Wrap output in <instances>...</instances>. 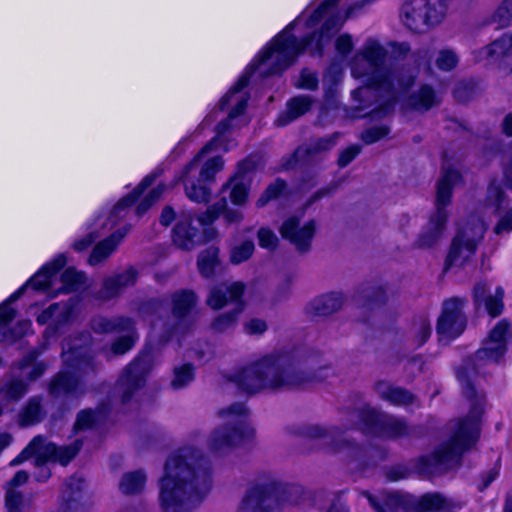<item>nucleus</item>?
Instances as JSON below:
<instances>
[{
	"mask_svg": "<svg viewBox=\"0 0 512 512\" xmlns=\"http://www.w3.org/2000/svg\"><path fill=\"white\" fill-rule=\"evenodd\" d=\"M66 262L65 254L57 255L45 264L24 286L13 293L6 303L0 306V327L6 326L15 318V310L9 304L16 301L23 294L26 287L30 286L34 290L48 289L52 283V278L64 267Z\"/></svg>",
	"mask_w": 512,
	"mask_h": 512,
	"instance_id": "obj_13",
	"label": "nucleus"
},
{
	"mask_svg": "<svg viewBox=\"0 0 512 512\" xmlns=\"http://www.w3.org/2000/svg\"><path fill=\"white\" fill-rule=\"evenodd\" d=\"M245 285L242 282H223L213 286L206 299V304L213 310H220L228 304L235 306L244 303L242 297Z\"/></svg>",
	"mask_w": 512,
	"mask_h": 512,
	"instance_id": "obj_21",
	"label": "nucleus"
},
{
	"mask_svg": "<svg viewBox=\"0 0 512 512\" xmlns=\"http://www.w3.org/2000/svg\"><path fill=\"white\" fill-rule=\"evenodd\" d=\"M360 151L361 147L357 145L350 146L345 150L341 151L338 158V165L341 168L346 167L355 159V157L360 153Z\"/></svg>",
	"mask_w": 512,
	"mask_h": 512,
	"instance_id": "obj_61",
	"label": "nucleus"
},
{
	"mask_svg": "<svg viewBox=\"0 0 512 512\" xmlns=\"http://www.w3.org/2000/svg\"><path fill=\"white\" fill-rule=\"evenodd\" d=\"M84 481L78 477H71L65 483L62 491L63 512H85L83 501Z\"/></svg>",
	"mask_w": 512,
	"mask_h": 512,
	"instance_id": "obj_24",
	"label": "nucleus"
},
{
	"mask_svg": "<svg viewBox=\"0 0 512 512\" xmlns=\"http://www.w3.org/2000/svg\"><path fill=\"white\" fill-rule=\"evenodd\" d=\"M335 48L341 55H347L353 49L352 37L348 34H343L336 39Z\"/></svg>",
	"mask_w": 512,
	"mask_h": 512,
	"instance_id": "obj_63",
	"label": "nucleus"
},
{
	"mask_svg": "<svg viewBox=\"0 0 512 512\" xmlns=\"http://www.w3.org/2000/svg\"><path fill=\"white\" fill-rule=\"evenodd\" d=\"M218 416L224 423L211 432L207 442L210 450L226 454L253 436L254 430L247 421L248 409L243 403L220 409Z\"/></svg>",
	"mask_w": 512,
	"mask_h": 512,
	"instance_id": "obj_7",
	"label": "nucleus"
},
{
	"mask_svg": "<svg viewBox=\"0 0 512 512\" xmlns=\"http://www.w3.org/2000/svg\"><path fill=\"white\" fill-rule=\"evenodd\" d=\"M243 329L248 335H262L267 331L268 325L263 319L251 318L244 322Z\"/></svg>",
	"mask_w": 512,
	"mask_h": 512,
	"instance_id": "obj_60",
	"label": "nucleus"
},
{
	"mask_svg": "<svg viewBox=\"0 0 512 512\" xmlns=\"http://www.w3.org/2000/svg\"><path fill=\"white\" fill-rule=\"evenodd\" d=\"M166 190V186L163 184H159L157 187L152 189L149 194L138 204L135 209V214L137 217L143 216L149 208L161 198L164 191Z\"/></svg>",
	"mask_w": 512,
	"mask_h": 512,
	"instance_id": "obj_48",
	"label": "nucleus"
},
{
	"mask_svg": "<svg viewBox=\"0 0 512 512\" xmlns=\"http://www.w3.org/2000/svg\"><path fill=\"white\" fill-rule=\"evenodd\" d=\"M211 486L210 463L200 449L183 447L172 453L159 481L164 512H191Z\"/></svg>",
	"mask_w": 512,
	"mask_h": 512,
	"instance_id": "obj_4",
	"label": "nucleus"
},
{
	"mask_svg": "<svg viewBox=\"0 0 512 512\" xmlns=\"http://www.w3.org/2000/svg\"><path fill=\"white\" fill-rule=\"evenodd\" d=\"M84 481L78 477H71L65 483L62 491L63 512H85L83 501Z\"/></svg>",
	"mask_w": 512,
	"mask_h": 512,
	"instance_id": "obj_25",
	"label": "nucleus"
},
{
	"mask_svg": "<svg viewBox=\"0 0 512 512\" xmlns=\"http://www.w3.org/2000/svg\"><path fill=\"white\" fill-rule=\"evenodd\" d=\"M512 48V34L505 33L499 39L495 40L490 46L485 48L489 56L504 55Z\"/></svg>",
	"mask_w": 512,
	"mask_h": 512,
	"instance_id": "obj_50",
	"label": "nucleus"
},
{
	"mask_svg": "<svg viewBox=\"0 0 512 512\" xmlns=\"http://www.w3.org/2000/svg\"><path fill=\"white\" fill-rule=\"evenodd\" d=\"M146 483V475L142 470L125 473L119 483L123 494L133 495L142 492Z\"/></svg>",
	"mask_w": 512,
	"mask_h": 512,
	"instance_id": "obj_37",
	"label": "nucleus"
},
{
	"mask_svg": "<svg viewBox=\"0 0 512 512\" xmlns=\"http://www.w3.org/2000/svg\"><path fill=\"white\" fill-rule=\"evenodd\" d=\"M458 62V55L449 48L440 50L435 59L437 68L446 72L453 70L458 65Z\"/></svg>",
	"mask_w": 512,
	"mask_h": 512,
	"instance_id": "obj_45",
	"label": "nucleus"
},
{
	"mask_svg": "<svg viewBox=\"0 0 512 512\" xmlns=\"http://www.w3.org/2000/svg\"><path fill=\"white\" fill-rule=\"evenodd\" d=\"M465 299L454 297L443 303L442 314L438 319L437 333L443 339H454L462 334L466 327L463 313Z\"/></svg>",
	"mask_w": 512,
	"mask_h": 512,
	"instance_id": "obj_16",
	"label": "nucleus"
},
{
	"mask_svg": "<svg viewBox=\"0 0 512 512\" xmlns=\"http://www.w3.org/2000/svg\"><path fill=\"white\" fill-rule=\"evenodd\" d=\"M229 380L248 394L294 388L309 378L282 354H269L239 369Z\"/></svg>",
	"mask_w": 512,
	"mask_h": 512,
	"instance_id": "obj_5",
	"label": "nucleus"
},
{
	"mask_svg": "<svg viewBox=\"0 0 512 512\" xmlns=\"http://www.w3.org/2000/svg\"><path fill=\"white\" fill-rule=\"evenodd\" d=\"M494 20L502 27L512 22V0H503L494 13Z\"/></svg>",
	"mask_w": 512,
	"mask_h": 512,
	"instance_id": "obj_53",
	"label": "nucleus"
},
{
	"mask_svg": "<svg viewBox=\"0 0 512 512\" xmlns=\"http://www.w3.org/2000/svg\"><path fill=\"white\" fill-rule=\"evenodd\" d=\"M509 335L510 323L502 319L491 330L474 358L465 360L458 368L457 378L462 385L464 396L471 402L470 412L467 417L455 424L449 441L439 446L430 456L419 460L418 470L421 474L434 475L446 472L456 466L464 451L476 443L480 433V416L484 411L485 395L476 390L471 379L478 373L480 367L496 363L504 356Z\"/></svg>",
	"mask_w": 512,
	"mask_h": 512,
	"instance_id": "obj_2",
	"label": "nucleus"
},
{
	"mask_svg": "<svg viewBox=\"0 0 512 512\" xmlns=\"http://www.w3.org/2000/svg\"><path fill=\"white\" fill-rule=\"evenodd\" d=\"M488 291L487 284L484 282H479L475 285L473 293H474V301L476 304H480L485 302V308L489 315L492 317H496L501 314L504 304H503V296L504 291L502 287H497L494 295L487 296L486 293Z\"/></svg>",
	"mask_w": 512,
	"mask_h": 512,
	"instance_id": "obj_30",
	"label": "nucleus"
},
{
	"mask_svg": "<svg viewBox=\"0 0 512 512\" xmlns=\"http://www.w3.org/2000/svg\"><path fill=\"white\" fill-rule=\"evenodd\" d=\"M316 222L309 220L301 225V217L293 215L288 217L279 228L283 239L288 240L296 250L305 253L311 248V242L315 235Z\"/></svg>",
	"mask_w": 512,
	"mask_h": 512,
	"instance_id": "obj_17",
	"label": "nucleus"
},
{
	"mask_svg": "<svg viewBox=\"0 0 512 512\" xmlns=\"http://www.w3.org/2000/svg\"><path fill=\"white\" fill-rule=\"evenodd\" d=\"M339 136V133H333L329 136L318 138L306 147L298 148L294 153V157L297 161H311L316 155L328 151L334 147L339 139Z\"/></svg>",
	"mask_w": 512,
	"mask_h": 512,
	"instance_id": "obj_32",
	"label": "nucleus"
},
{
	"mask_svg": "<svg viewBox=\"0 0 512 512\" xmlns=\"http://www.w3.org/2000/svg\"><path fill=\"white\" fill-rule=\"evenodd\" d=\"M102 417H104V413L102 410L98 412L92 410H82L77 415L74 428L76 431L89 429L93 427V425Z\"/></svg>",
	"mask_w": 512,
	"mask_h": 512,
	"instance_id": "obj_46",
	"label": "nucleus"
},
{
	"mask_svg": "<svg viewBox=\"0 0 512 512\" xmlns=\"http://www.w3.org/2000/svg\"><path fill=\"white\" fill-rule=\"evenodd\" d=\"M344 432L338 426L325 427L318 424L302 428L301 435L315 442L319 449L328 452H341L354 447L353 442L343 436Z\"/></svg>",
	"mask_w": 512,
	"mask_h": 512,
	"instance_id": "obj_15",
	"label": "nucleus"
},
{
	"mask_svg": "<svg viewBox=\"0 0 512 512\" xmlns=\"http://www.w3.org/2000/svg\"><path fill=\"white\" fill-rule=\"evenodd\" d=\"M253 251L254 243L250 240H246L231 250L230 260L234 264H240L249 259Z\"/></svg>",
	"mask_w": 512,
	"mask_h": 512,
	"instance_id": "obj_51",
	"label": "nucleus"
},
{
	"mask_svg": "<svg viewBox=\"0 0 512 512\" xmlns=\"http://www.w3.org/2000/svg\"><path fill=\"white\" fill-rule=\"evenodd\" d=\"M219 250L216 247H209L202 251L198 256V269L200 274L205 278H210L215 273V268L218 265Z\"/></svg>",
	"mask_w": 512,
	"mask_h": 512,
	"instance_id": "obj_39",
	"label": "nucleus"
},
{
	"mask_svg": "<svg viewBox=\"0 0 512 512\" xmlns=\"http://www.w3.org/2000/svg\"><path fill=\"white\" fill-rule=\"evenodd\" d=\"M91 329L98 334H110L123 331H131L134 328V321L129 317L106 318L96 316L91 320Z\"/></svg>",
	"mask_w": 512,
	"mask_h": 512,
	"instance_id": "obj_31",
	"label": "nucleus"
},
{
	"mask_svg": "<svg viewBox=\"0 0 512 512\" xmlns=\"http://www.w3.org/2000/svg\"><path fill=\"white\" fill-rule=\"evenodd\" d=\"M374 390L380 399L389 402L391 405L408 407L409 405L416 404L417 406H420L416 395L409 390L396 386L388 381L381 380L376 382Z\"/></svg>",
	"mask_w": 512,
	"mask_h": 512,
	"instance_id": "obj_22",
	"label": "nucleus"
},
{
	"mask_svg": "<svg viewBox=\"0 0 512 512\" xmlns=\"http://www.w3.org/2000/svg\"><path fill=\"white\" fill-rule=\"evenodd\" d=\"M128 332V335L121 336L112 343L111 352L114 355H122L135 345L136 337L134 336L133 329Z\"/></svg>",
	"mask_w": 512,
	"mask_h": 512,
	"instance_id": "obj_52",
	"label": "nucleus"
},
{
	"mask_svg": "<svg viewBox=\"0 0 512 512\" xmlns=\"http://www.w3.org/2000/svg\"><path fill=\"white\" fill-rule=\"evenodd\" d=\"M37 351H31L29 352L20 362L19 369L23 372L26 368L29 366H32L31 371L25 376L26 380L29 382V384L36 379H38L45 371L46 367L43 363L38 362L36 363V359L38 357Z\"/></svg>",
	"mask_w": 512,
	"mask_h": 512,
	"instance_id": "obj_44",
	"label": "nucleus"
},
{
	"mask_svg": "<svg viewBox=\"0 0 512 512\" xmlns=\"http://www.w3.org/2000/svg\"><path fill=\"white\" fill-rule=\"evenodd\" d=\"M38 441H40L39 438H33L31 442L21 451V453L9 463V465L14 467L31 458L33 456V447L37 444Z\"/></svg>",
	"mask_w": 512,
	"mask_h": 512,
	"instance_id": "obj_62",
	"label": "nucleus"
},
{
	"mask_svg": "<svg viewBox=\"0 0 512 512\" xmlns=\"http://www.w3.org/2000/svg\"><path fill=\"white\" fill-rule=\"evenodd\" d=\"M192 216L185 215L181 218L173 229V243L180 249L192 250L203 242H207L216 237V231L213 228H207L203 234L191 225Z\"/></svg>",
	"mask_w": 512,
	"mask_h": 512,
	"instance_id": "obj_19",
	"label": "nucleus"
},
{
	"mask_svg": "<svg viewBox=\"0 0 512 512\" xmlns=\"http://www.w3.org/2000/svg\"><path fill=\"white\" fill-rule=\"evenodd\" d=\"M285 188L286 183L281 179H276L265 189L262 195L258 198L256 206L258 208L264 207L268 202L280 196V194L285 190Z\"/></svg>",
	"mask_w": 512,
	"mask_h": 512,
	"instance_id": "obj_47",
	"label": "nucleus"
},
{
	"mask_svg": "<svg viewBox=\"0 0 512 512\" xmlns=\"http://www.w3.org/2000/svg\"><path fill=\"white\" fill-rule=\"evenodd\" d=\"M347 428L360 427L368 433L387 438L407 437L414 433L402 418L381 412L368 404H362L354 410L347 411Z\"/></svg>",
	"mask_w": 512,
	"mask_h": 512,
	"instance_id": "obj_11",
	"label": "nucleus"
},
{
	"mask_svg": "<svg viewBox=\"0 0 512 512\" xmlns=\"http://www.w3.org/2000/svg\"><path fill=\"white\" fill-rule=\"evenodd\" d=\"M29 475L26 471H18L14 477L7 483V488L15 489L18 486L25 484L28 481Z\"/></svg>",
	"mask_w": 512,
	"mask_h": 512,
	"instance_id": "obj_64",
	"label": "nucleus"
},
{
	"mask_svg": "<svg viewBox=\"0 0 512 512\" xmlns=\"http://www.w3.org/2000/svg\"><path fill=\"white\" fill-rule=\"evenodd\" d=\"M46 411L42 406V397L29 398L18 414V422L22 427L36 425L43 421Z\"/></svg>",
	"mask_w": 512,
	"mask_h": 512,
	"instance_id": "obj_35",
	"label": "nucleus"
},
{
	"mask_svg": "<svg viewBox=\"0 0 512 512\" xmlns=\"http://www.w3.org/2000/svg\"><path fill=\"white\" fill-rule=\"evenodd\" d=\"M351 72L355 78H365V86L353 91L354 99L360 103L357 109L375 105L368 112L373 115L390 114L399 93L410 88L416 78L414 70L389 67L387 50L375 40L367 41L355 55Z\"/></svg>",
	"mask_w": 512,
	"mask_h": 512,
	"instance_id": "obj_3",
	"label": "nucleus"
},
{
	"mask_svg": "<svg viewBox=\"0 0 512 512\" xmlns=\"http://www.w3.org/2000/svg\"><path fill=\"white\" fill-rule=\"evenodd\" d=\"M362 495L368 499L375 512H394L404 503L403 497L397 493L385 495L383 504H380L375 497L367 491L362 492Z\"/></svg>",
	"mask_w": 512,
	"mask_h": 512,
	"instance_id": "obj_40",
	"label": "nucleus"
},
{
	"mask_svg": "<svg viewBox=\"0 0 512 512\" xmlns=\"http://www.w3.org/2000/svg\"><path fill=\"white\" fill-rule=\"evenodd\" d=\"M150 368L148 354L140 355L126 367L115 386V394L121 399L122 403L130 400L134 392L144 385L145 377Z\"/></svg>",
	"mask_w": 512,
	"mask_h": 512,
	"instance_id": "obj_14",
	"label": "nucleus"
},
{
	"mask_svg": "<svg viewBox=\"0 0 512 512\" xmlns=\"http://www.w3.org/2000/svg\"><path fill=\"white\" fill-rule=\"evenodd\" d=\"M31 322L29 320H23L18 322L15 328H13L10 331H4L2 334V340L13 342L16 339L22 337L25 335L28 330L30 329Z\"/></svg>",
	"mask_w": 512,
	"mask_h": 512,
	"instance_id": "obj_58",
	"label": "nucleus"
},
{
	"mask_svg": "<svg viewBox=\"0 0 512 512\" xmlns=\"http://www.w3.org/2000/svg\"><path fill=\"white\" fill-rule=\"evenodd\" d=\"M23 497L16 489L7 488L6 491V508L7 512H21Z\"/></svg>",
	"mask_w": 512,
	"mask_h": 512,
	"instance_id": "obj_59",
	"label": "nucleus"
},
{
	"mask_svg": "<svg viewBox=\"0 0 512 512\" xmlns=\"http://www.w3.org/2000/svg\"><path fill=\"white\" fill-rule=\"evenodd\" d=\"M389 132L390 129L386 126L371 127L362 133L361 139L366 144H373L388 135Z\"/></svg>",
	"mask_w": 512,
	"mask_h": 512,
	"instance_id": "obj_57",
	"label": "nucleus"
},
{
	"mask_svg": "<svg viewBox=\"0 0 512 512\" xmlns=\"http://www.w3.org/2000/svg\"><path fill=\"white\" fill-rule=\"evenodd\" d=\"M230 189V199L236 205H242L245 203L248 196L247 186L237 179H232L227 185L223 187V190Z\"/></svg>",
	"mask_w": 512,
	"mask_h": 512,
	"instance_id": "obj_49",
	"label": "nucleus"
},
{
	"mask_svg": "<svg viewBox=\"0 0 512 512\" xmlns=\"http://www.w3.org/2000/svg\"><path fill=\"white\" fill-rule=\"evenodd\" d=\"M85 274L73 268L66 269L61 275V292L68 293L79 290L85 283Z\"/></svg>",
	"mask_w": 512,
	"mask_h": 512,
	"instance_id": "obj_42",
	"label": "nucleus"
},
{
	"mask_svg": "<svg viewBox=\"0 0 512 512\" xmlns=\"http://www.w3.org/2000/svg\"><path fill=\"white\" fill-rule=\"evenodd\" d=\"M440 102V95L427 84L422 85L417 91L413 92L407 100L410 108L422 112L430 110L434 106L439 105Z\"/></svg>",
	"mask_w": 512,
	"mask_h": 512,
	"instance_id": "obj_33",
	"label": "nucleus"
},
{
	"mask_svg": "<svg viewBox=\"0 0 512 512\" xmlns=\"http://www.w3.org/2000/svg\"><path fill=\"white\" fill-rule=\"evenodd\" d=\"M486 231L484 222L478 217H471L462 225L454 237L446 258V269L462 266L475 254L479 242Z\"/></svg>",
	"mask_w": 512,
	"mask_h": 512,
	"instance_id": "obj_12",
	"label": "nucleus"
},
{
	"mask_svg": "<svg viewBox=\"0 0 512 512\" xmlns=\"http://www.w3.org/2000/svg\"><path fill=\"white\" fill-rule=\"evenodd\" d=\"M90 341L89 333H82L78 339L63 342L62 357L69 372H59L51 381L49 392L54 397L63 395L79 396L84 393L80 378L96 373L99 363L88 353L85 345Z\"/></svg>",
	"mask_w": 512,
	"mask_h": 512,
	"instance_id": "obj_6",
	"label": "nucleus"
},
{
	"mask_svg": "<svg viewBox=\"0 0 512 512\" xmlns=\"http://www.w3.org/2000/svg\"><path fill=\"white\" fill-rule=\"evenodd\" d=\"M156 173L146 176L138 187L129 195L122 198L112 209L108 222L110 228L114 227L120 219L124 218L128 213V208L136 201V199L155 181Z\"/></svg>",
	"mask_w": 512,
	"mask_h": 512,
	"instance_id": "obj_27",
	"label": "nucleus"
},
{
	"mask_svg": "<svg viewBox=\"0 0 512 512\" xmlns=\"http://www.w3.org/2000/svg\"><path fill=\"white\" fill-rule=\"evenodd\" d=\"M339 1L324 0L309 15L306 9L270 42L259 57L247 67L238 82L220 100L221 110L233 105L228 117L217 125L216 136L195 155L178 177V181L183 182L185 194L191 201L207 203L210 199V191L201 184L202 180H198L200 158L215 148L229 151L233 146L232 141L228 140L225 134L231 127V121L241 115L247 107L249 95L244 88L247 87L251 75L256 70L264 76L281 73L305 50H308L311 55L321 56L324 46L340 30L345 19L354 9V7L348 8L343 16L337 7Z\"/></svg>",
	"mask_w": 512,
	"mask_h": 512,
	"instance_id": "obj_1",
	"label": "nucleus"
},
{
	"mask_svg": "<svg viewBox=\"0 0 512 512\" xmlns=\"http://www.w3.org/2000/svg\"><path fill=\"white\" fill-rule=\"evenodd\" d=\"M343 295L331 292L314 298L306 307V312L312 316H329L338 311L343 305Z\"/></svg>",
	"mask_w": 512,
	"mask_h": 512,
	"instance_id": "obj_28",
	"label": "nucleus"
},
{
	"mask_svg": "<svg viewBox=\"0 0 512 512\" xmlns=\"http://www.w3.org/2000/svg\"><path fill=\"white\" fill-rule=\"evenodd\" d=\"M288 494L290 504L299 503L304 493L300 485H284L271 474L259 475L248 487L241 502L239 512H279L277 496Z\"/></svg>",
	"mask_w": 512,
	"mask_h": 512,
	"instance_id": "obj_8",
	"label": "nucleus"
},
{
	"mask_svg": "<svg viewBox=\"0 0 512 512\" xmlns=\"http://www.w3.org/2000/svg\"><path fill=\"white\" fill-rule=\"evenodd\" d=\"M295 85L300 89L315 90L318 87V77L316 73L308 69H303Z\"/></svg>",
	"mask_w": 512,
	"mask_h": 512,
	"instance_id": "obj_56",
	"label": "nucleus"
},
{
	"mask_svg": "<svg viewBox=\"0 0 512 512\" xmlns=\"http://www.w3.org/2000/svg\"><path fill=\"white\" fill-rule=\"evenodd\" d=\"M206 154L207 153L203 154L202 157L200 158V162L198 165V180L211 181L214 179V176L219 171L222 170L224 166V161L220 156H216L202 163L203 157Z\"/></svg>",
	"mask_w": 512,
	"mask_h": 512,
	"instance_id": "obj_41",
	"label": "nucleus"
},
{
	"mask_svg": "<svg viewBox=\"0 0 512 512\" xmlns=\"http://www.w3.org/2000/svg\"><path fill=\"white\" fill-rule=\"evenodd\" d=\"M131 225H125L112 233L109 237L99 242L92 250L88 263L96 266L106 260L117 248L123 238L130 231Z\"/></svg>",
	"mask_w": 512,
	"mask_h": 512,
	"instance_id": "obj_26",
	"label": "nucleus"
},
{
	"mask_svg": "<svg viewBox=\"0 0 512 512\" xmlns=\"http://www.w3.org/2000/svg\"><path fill=\"white\" fill-rule=\"evenodd\" d=\"M193 380L194 367L192 364L186 363L174 368L170 385L174 390H180L188 386Z\"/></svg>",
	"mask_w": 512,
	"mask_h": 512,
	"instance_id": "obj_43",
	"label": "nucleus"
},
{
	"mask_svg": "<svg viewBox=\"0 0 512 512\" xmlns=\"http://www.w3.org/2000/svg\"><path fill=\"white\" fill-rule=\"evenodd\" d=\"M137 279L138 271L133 267L107 276L103 279L100 289L95 293V298L101 301L117 298L125 289L134 286Z\"/></svg>",
	"mask_w": 512,
	"mask_h": 512,
	"instance_id": "obj_20",
	"label": "nucleus"
},
{
	"mask_svg": "<svg viewBox=\"0 0 512 512\" xmlns=\"http://www.w3.org/2000/svg\"><path fill=\"white\" fill-rule=\"evenodd\" d=\"M312 101V98L307 95L293 97L287 102V109L284 113L279 115L276 120V124L278 126H285L301 117L310 110Z\"/></svg>",
	"mask_w": 512,
	"mask_h": 512,
	"instance_id": "obj_34",
	"label": "nucleus"
},
{
	"mask_svg": "<svg viewBox=\"0 0 512 512\" xmlns=\"http://www.w3.org/2000/svg\"><path fill=\"white\" fill-rule=\"evenodd\" d=\"M220 214H223L227 223H238L243 218V215L239 210L227 208V200L223 197L213 206L209 207L205 212L201 213L197 217V220L203 226L210 225L220 216Z\"/></svg>",
	"mask_w": 512,
	"mask_h": 512,
	"instance_id": "obj_29",
	"label": "nucleus"
},
{
	"mask_svg": "<svg viewBox=\"0 0 512 512\" xmlns=\"http://www.w3.org/2000/svg\"><path fill=\"white\" fill-rule=\"evenodd\" d=\"M172 315L167 320L161 319L163 302L152 300L145 305V308L154 311L159 318L152 323L153 328L159 334L160 341L167 343L172 338L183 336L190 328L187 315L198 302V297L191 290H181L172 295Z\"/></svg>",
	"mask_w": 512,
	"mask_h": 512,
	"instance_id": "obj_9",
	"label": "nucleus"
},
{
	"mask_svg": "<svg viewBox=\"0 0 512 512\" xmlns=\"http://www.w3.org/2000/svg\"><path fill=\"white\" fill-rule=\"evenodd\" d=\"M259 245L262 248L273 250L278 245V237L269 228L262 227L257 233Z\"/></svg>",
	"mask_w": 512,
	"mask_h": 512,
	"instance_id": "obj_54",
	"label": "nucleus"
},
{
	"mask_svg": "<svg viewBox=\"0 0 512 512\" xmlns=\"http://www.w3.org/2000/svg\"><path fill=\"white\" fill-rule=\"evenodd\" d=\"M463 503L453 498H448L441 493H426L417 501L419 512H458Z\"/></svg>",
	"mask_w": 512,
	"mask_h": 512,
	"instance_id": "obj_23",
	"label": "nucleus"
},
{
	"mask_svg": "<svg viewBox=\"0 0 512 512\" xmlns=\"http://www.w3.org/2000/svg\"><path fill=\"white\" fill-rule=\"evenodd\" d=\"M460 173L452 168H443L436 186L435 212L415 242L418 248H430L441 237L448 219L446 207L451 202L453 188L460 182Z\"/></svg>",
	"mask_w": 512,
	"mask_h": 512,
	"instance_id": "obj_10",
	"label": "nucleus"
},
{
	"mask_svg": "<svg viewBox=\"0 0 512 512\" xmlns=\"http://www.w3.org/2000/svg\"><path fill=\"white\" fill-rule=\"evenodd\" d=\"M431 325L428 320L420 319L414 326V337L417 346H422L431 335Z\"/></svg>",
	"mask_w": 512,
	"mask_h": 512,
	"instance_id": "obj_55",
	"label": "nucleus"
},
{
	"mask_svg": "<svg viewBox=\"0 0 512 512\" xmlns=\"http://www.w3.org/2000/svg\"><path fill=\"white\" fill-rule=\"evenodd\" d=\"M40 441L33 447V456H35V466H42L48 461H58L62 465L69 463L79 452L82 446L80 440H76L69 446L58 447L49 442L43 436H36Z\"/></svg>",
	"mask_w": 512,
	"mask_h": 512,
	"instance_id": "obj_18",
	"label": "nucleus"
},
{
	"mask_svg": "<svg viewBox=\"0 0 512 512\" xmlns=\"http://www.w3.org/2000/svg\"><path fill=\"white\" fill-rule=\"evenodd\" d=\"M245 303H238L231 311L218 315L212 322L211 327L216 332H225L236 326L239 315L244 310Z\"/></svg>",
	"mask_w": 512,
	"mask_h": 512,
	"instance_id": "obj_38",
	"label": "nucleus"
},
{
	"mask_svg": "<svg viewBox=\"0 0 512 512\" xmlns=\"http://www.w3.org/2000/svg\"><path fill=\"white\" fill-rule=\"evenodd\" d=\"M328 497V492L319 489L311 494L312 505L322 512H350L348 505L341 499V494L336 493L328 507L324 505V501Z\"/></svg>",
	"mask_w": 512,
	"mask_h": 512,
	"instance_id": "obj_36",
	"label": "nucleus"
}]
</instances>
